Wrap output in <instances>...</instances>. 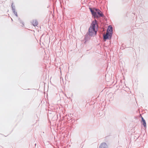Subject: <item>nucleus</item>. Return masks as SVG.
I'll return each mask as SVG.
<instances>
[{
    "mask_svg": "<svg viewBox=\"0 0 148 148\" xmlns=\"http://www.w3.org/2000/svg\"><path fill=\"white\" fill-rule=\"evenodd\" d=\"M13 12L14 13V14L15 15L16 17H17L18 15H17V13L16 12V11H15V10L14 9H13Z\"/></svg>",
    "mask_w": 148,
    "mask_h": 148,
    "instance_id": "nucleus-8",
    "label": "nucleus"
},
{
    "mask_svg": "<svg viewBox=\"0 0 148 148\" xmlns=\"http://www.w3.org/2000/svg\"><path fill=\"white\" fill-rule=\"evenodd\" d=\"M107 147V145L106 143H103L100 145V148H106Z\"/></svg>",
    "mask_w": 148,
    "mask_h": 148,
    "instance_id": "nucleus-5",
    "label": "nucleus"
},
{
    "mask_svg": "<svg viewBox=\"0 0 148 148\" xmlns=\"http://www.w3.org/2000/svg\"><path fill=\"white\" fill-rule=\"evenodd\" d=\"M112 35V34L109 33L107 35L106 33V34L103 36V38L105 40H106V39H110L111 38Z\"/></svg>",
    "mask_w": 148,
    "mask_h": 148,
    "instance_id": "nucleus-4",
    "label": "nucleus"
},
{
    "mask_svg": "<svg viewBox=\"0 0 148 148\" xmlns=\"http://www.w3.org/2000/svg\"><path fill=\"white\" fill-rule=\"evenodd\" d=\"M89 9L92 15L95 17H102L103 16L101 12L99 9L96 8H93V9H92L91 8H90Z\"/></svg>",
    "mask_w": 148,
    "mask_h": 148,
    "instance_id": "nucleus-1",
    "label": "nucleus"
},
{
    "mask_svg": "<svg viewBox=\"0 0 148 148\" xmlns=\"http://www.w3.org/2000/svg\"><path fill=\"white\" fill-rule=\"evenodd\" d=\"M96 24V21H93L91 24V26L89 29V34L90 36L96 34L97 31L95 29Z\"/></svg>",
    "mask_w": 148,
    "mask_h": 148,
    "instance_id": "nucleus-2",
    "label": "nucleus"
},
{
    "mask_svg": "<svg viewBox=\"0 0 148 148\" xmlns=\"http://www.w3.org/2000/svg\"><path fill=\"white\" fill-rule=\"evenodd\" d=\"M32 23L33 25L34 26H36L38 25V22L36 20H34L33 21Z\"/></svg>",
    "mask_w": 148,
    "mask_h": 148,
    "instance_id": "nucleus-6",
    "label": "nucleus"
},
{
    "mask_svg": "<svg viewBox=\"0 0 148 148\" xmlns=\"http://www.w3.org/2000/svg\"><path fill=\"white\" fill-rule=\"evenodd\" d=\"M142 122H143V124L144 127H146V123L145 121L142 117Z\"/></svg>",
    "mask_w": 148,
    "mask_h": 148,
    "instance_id": "nucleus-7",
    "label": "nucleus"
},
{
    "mask_svg": "<svg viewBox=\"0 0 148 148\" xmlns=\"http://www.w3.org/2000/svg\"><path fill=\"white\" fill-rule=\"evenodd\" d=\"M107 34L108 33L112 34V27L111 25H109L108 27L107 31Z\"/></svg>",
    "mask_w": 148,
    "mask_h": 148,
    "instance_id": "nucleus-3",
    "label": "nucleus"
}]
</instances>
